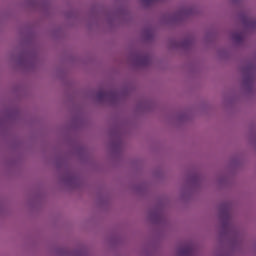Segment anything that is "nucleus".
<instances>
[{"label":"nucleus","mask_w":256,"mask_h":256,"mask_svg":"<svg viewBox=\"0 0 256 256\" xmlns=\"http://www.w3.org/2000/svg\"><path fill=\"white\" fill-rule=\"evenodd\" d=\"M193 252V248L191 246H187L181 250V255L189 256Z\"/></svg>","instance_id":"obj_2"},{"label":"nucleus","mask_w":256,"mask_h":256,"mask_svg":"<svg viewBox=\"0 0 256 256\" xmlns=\"http://www.w3.org/2000/svg\"><path fill=\"white\" fill-rule=\"evenodd\" d=\"M233 39L235 41H241V39H243V37L241 36V34H234Z\"/></svg>","instance_id":"obj_3"},{"label":"nucleus","mask_w":256,"mask_h":256,"mask_svg":"<svg viewBox=\"0 0 256 256\" xmlns=\"http://www.w3.org/2000/svg\"><path fill=\"white\" fill-rule=\"evenodd\" d=\"M107 97H109V94L105 91H100L97 93V99L99 101H103L104 99H107Z\"/></svg>","instance_id":"obj_1"}]
</instances>
